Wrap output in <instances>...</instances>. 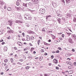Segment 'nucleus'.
Segmentation results:
<instances>
[{"label": "nucleus", "instance_id": "nucleus-1", "mask_svg": "<svg viewBox=\"0 0 76 76\" xmlns=\"http://www.w3.org/2000/svg\"><path fill=\"white\" fill-rule=\"evenodd\" d=\"M30 1L31 2H29L28 3L29 6H31L32 4L35 5L36 4H38V3H39V0H31Z\"/></svg>", "mask_w": 76, "mask_h": 76}, {"label": "nucleus", "instance_id": "nucleus-2", "mask_svg": "<svg viewBox=\"0 0 76 76\" xmlns=\"http://www.w3.org/2000/svg\"><path fill=\"white\" fill-rule=\"evenodd\" d=\"M39 12L42 14H44L45 12V10L44 8H41L39 10Z\"/></svg>", "mask_w": 76, "mask_h": 76}, {"label": "nucleus", "instance_id": "nucleus-3", "mask_svg": "<svg viewBox=\"0 0 76 76\" xmlns=\"http://www.w3.org/2000/svg\"><path fill=\"white\" fill-rule=\"evenodd\" d=\"M68 41L69 43L71 44H73L74 43V42H73V39H72L71 38L69 37L68 39Z\"/></svg>", "mask_w": 76, "mask_h": 76}, {"label": "nucleus", "instance_id": "nucleus-4", "mask_svg": "<svg viewBox=\"0 0 76 76\" xmlns=\"http://www.w3.org/2000/svg\"><path fill=\"white\" fill-rule=\"evenodd\" d=\"M57 20L58 22V23H59V24H61V25H63V23H62L61 22V19L60 18H58Z\"/></svg>", "mask_w": 76, "mask_h": 76}, {"label": "nucleus", "instance_id": "nucleus-5", "mask_svg": "<svg viewBox=\"0 0 76 76\" xmlns=\"http://www.w3.org/2000/svg\"><path fill=\"white\" fill-rule=\"evenodd\" d=\"M52 5L54 7H56V6L58 5V2H52Z\"/></svg>", "mask_w": 76, "mask_h": 76}, {"label": "nucleus", "instance_id": "nucleus-6", "mask_svg": "<svg viewBox=\"0 0 76 76\" xmlns=\"http://www.w3.org/2000/svg\"><path fill=\"white\" fill-rule=\"evenodd\" d=\"M8 22L10 26H12V24H13V23H12V22H13V21H12V20H9L8 21Z\"/></svg>", "mask_w": 76, "mask_h": 76}, {"label": "nucleus", "instance_id": "nucleus-7", "mask_svg": "<svg viewBox=\"0 0 76 76\" xmlns=\"http://www.w3.org/2000/svg\"><path fill=\"white\" fill-rule=\"evenodd\" d=\"M34 39H35V38H34V37H30V40H31L32 42H34L35 41L34 40Z\"/></svg>", "mask_w": 76, "mask_h": 76}, {"label": "nucleus", "instance_id": "nucleus-8", "mask_svg": "<svg viewBox=\"0 0 76 76\" xmlns=\"http://www.w3.org/2000/svg\"><path fill=\"white\" fill-rule=\"evenodd\" d=\"M72 38H73V39H75V40L76 41V36L75 34H72Z\"/></svg>", "mask_w": 76, "mask_h": 76}, {"label": "nucleus", "instance_id": "nucleus-9", "mask_svg": "<svg viewBox=\"0 0 76 76\" xmlns=\"http://www.w3.org/2000/svg\"><path fill=\"white\" fill-rule=\"evenodd\" d=\"M14 32L13 30L10 29V30H8L7 32L8 34H12V33H13Z\"/></svg>", "mask_w": 76, "mask_h": 76}, {"label": "nucleus", "instance_id": "nucleus-10", "mask_svg": "<svg viewBox=\"0 0 76 76\" xmlns=\"http://www.w3.org/2000/svg\"><path fill=\"white\" fill-rule=\"evenodd\" d=\"M53 62L56 64H57V63H58V61H57V59H54L53 60Z\"/></svg>", "mask_w": 76, "mask_h": 76}, {"label": "nucleus", "instance_id": "nucleus-11", "mask_svg": "<svg viewBox=\"0 0 76 76\" xmlns=\"http://www.w3.org/2000/svg\"><path fill=\"white\" fill-rule=\"evenodd\" d=\"M27 3H23V7H27Z\"/></svg>", "mask_w": 76, "mask_h": 76}, {"label": "nucleus", "instance_id": "nucleus-12", "mask_svg": "<svg viewBox=\"0 0 76 76\" xmlns=\"http://www.w3.org/2000/svg\"><path fill=\"white\" fill-rule=\"evenodd\" d=\"M17 44L19 46H22V43L20 42H17Z\"/></svg>", "mask_w": 76, "mask_h": 76}, {"label": "nucleus", "instance_id": "nucleus-13", "mask_svg": "<svg viewBox=\"0 0 76 76\" xmlns=\"http://www.w3.org/2000/svg\"><path fill=\"white\" fill-rule=\"evenodd\" d=\"M26 38L27 41H29V40H30V37H29V35H27Z\"/></svg>", "mask_w": 76, "mask_h": 76}, {"label": "nucleus", "instance_id": "nucleus-14", "mask_svg": "<svg viewBox=\"0 0 76 76\" xmlns=\"http://www.w3.org/2000/svg\"><path fill=\"white\" fill-rule=\"evenodd\" d=\"M4 4V2H2V1H0V4L1 6H3V4Z\"/></svg>", "mask_w": 76, "mask_h": 76}, {"label": "nucleus", "instance_id": "nucleus-15", "mask_svg": "<svg viewBox=\"0 0 76 76\" xmlns=\"http://www.w3.org/2000/svg\"><path fill=\"white\" fill-rule=\"evenodd\" d=\"M7 10L8 11H12V8L10 7H8Z\"/></svg>", "mask_w": 76, "mask_h": 76}, {"label": "nucleus", "instance_id": "nucleus-16", "mask_svg": "<svg viewBox=\"0 0 76 76\" xmlns=\"http://www.w3.org/2000/svg\"><path fill=\"white\" fill-rule=\"evenodd\" d=\"M50 35H51V36H52V38H53V39H55V38H56V37H55V36H54L53 34H51Z\"/></svg>", "mask_w": 76, "mask_h": 76}, {"label": "nucleus", "instance_id": "nucleus-17", "mask_svg": "<svg viewBox=\"0 0 76 76\" xmlns=\"http://www.w3.org/2000/svg\"><path fill=\"white\" fill-rule=\"evenodd\" d=\"M4 33V31L3 30H1L0 31V34H3V33Z\"/></svg>", "mask_w": 76, "mask_h": 76}, {"label": "nucleus", "instance_id": "nucleus-18", "mask_svg": "<svg viewBox=\"0 0 76 76\" xmlns=\"http://www.w3.org/2000/svg\"><path fill=\"white\" fill-rule=\"evenodd\" d=\"M69 74H72V73H73V71H70L68 72Z\"/></svg>", "mask_w": 76, "mask_h": 76}, {"label": "nucleus", "instance_id": "nucleus-19", "mask_svg": "<svg viewBox=\"0 0 76 76\" xmlns=\"http://www.w3.org/2000/svg\"><path fill=\"white\" fill-rule=\"evenodd\" d=\"M66 3H67V4H69V3L70 1V0H66Z\"/></svg>", "mask_w": 76, "mask_h": 76}, {"label": "nucleus", "instance_id": "nucleus-20", "mask_svg": "<svg viewBox=\"0 0 76 76\" xmlns=\"http://www.w3.org/2000/svg\"><path fill=\"white\" fill-rule=\"evenodd\" d=\"M10 60L11 61V63H13L14 60H13V59L12 58H10Z\"/></svg>", "mask_w": 76, "mask_h": 76}, {"label": "nucleus", "instance_id": "nucleus-21", "mask_svg": "<svg viewBox=\"0 0 76 76\" xmlns=\"http://www.w3.org/2000/svg\"><path fill=\"white\" fill-rule=\"evenodd\" d=\"M4 50L5 51H6L7 50V48L5 46L4 48Z\"/></svg>", "mask_w": 76, "mask_h": 76}, {"label": "nucleus", "instance_id": "nucleus-22", "mask_svg": "<svg viewBox=\"0 0 76 76\" xmlns=\"http://www.w3.org/2000/svg\"><path fill=\"white\" fill-rule=\"evenodd\" d=\"M4 63H7V62H8V60L7 59H5L4 60Z\"/></svg>", "mask_w": 76, "mask_h": 76}, {"label": "nucleus", "instance_id": "nucleus-23", "mask_svg": "<svg viewBox=\"0 0 76 76\" xmlns=\"http://www.w3.org/2000/svg\"><path fill=\"white\" fill-rule=\"evenodd\" d=\"M29 67H30L29 66H26L25 67V69L27 70H28V69H29Z\"/></svg>", "mask_w": 76, "mask_h": 76}, {"label": "nucleus", "instance_id": "nucleus-24", "mask_svg": "<svg viewBox=\"0 0 76 76\" xmlns=\"http://www.w3.org/2000/svg\"><path fill=\"white\" fill-rule=\"evenodd\" d=\"M26 26L27 27H29V24L28 23H26Z\"/></svg>", "mask_w": 76, "mask_h": 76}, {"label": "nucleus", "instance_id": "nucleus-25", "mask_svg": "<svg viewBox=\"0 0 76 76\" xmlns=\"http://www.w3.org/2000/svg\"><path fill=\"white\" fill-rule=\"evenodd\" d=\"M73 21L74 22H76V17H74V20H73Z\"/></svg>", "mask_w": 76, "mask_h": 76}, {"label": "nucleus", "instance_id": "nucleus-26", "mask_svg": "<svg viewBox=\"0 0 76 76\" xmlns=\"http://www.w3.org/2000/svg\"><path fill=\"white\" fill-rule=\"evenodd\" d=\"M57 16L59 18H60V17H61V15L60 14H58Z\"/></svg>", "mask_w": 76, "mask_h": 76}, {"label": "nucleus", "instance_id": "nucleus-27", "mask_svg": "<svg viewBox=\"0 0 76 76\" xmlns=\"http://www.w3.org/2000/svg\"><path fill=\"white\" fill-rule=\"evenodd\" d=\"M44 44L45 45H50V44H48V43H46V42H44Z\"/></svg>", "mask_w": 76, "mask_h": 76}, {"label": "nucleus", "instance_id": "nucleus-28", "mask_svg": "<svg viewBox=\"0 0 76 76\" xmlns=\"http://www.w3.org/2000/svg\"><path fill=\"white\" fill-rule=\"evenodd\" d=\"M70 14H68L66 15V16H67V17H68L69 18L70 17Z\"/></svg>", "mask_w": 76, "mask_h": 76}, {"label": "nucleus", "instance_id": "nucleus-29", "mask_svg": "<svg viewBox=\"0 0 76 76\" xmlns=\"http://www.w3.org/2000/svg\"><path fill=\"white\" fill-rule=\"evenodd\" d=\"M39 42H40V40H38L37 41L38 45H39Z\"/></svg>", "mask_w": 76, "mask_h": 76}, {"label": "nucleus", "instance_id": "nucleus-30", "mask_svg": "<svg viewBox=\"0 0 76 76\" xmlns=\"http://www.w3.org/2000/svg\"><path fill=\"white\" fill-rule=\"evenodd\" d=\"M20 3L18 2H16V4L17 5V6H19V5L20 4Z\"/></svg>", "mask_w": 76, "mask_h": 76}, {"label": "nucleus", "instance_id": "nucleus-31", "mask_svg": "<svg viewBox=\"0 0 76 76\" xmlns=\"http://www.w3.org/2000/svg\"><path fill=\"white\" fill-rule=\"evenodd\" d=\"M17 2L20 3H21V1L20 0H18Z\"/></svg>", "mask_w": 76, "mask_h": 76}, {"label": "nucleus", "instance_id": "nucleus-32", "mask_svg": "<svg viewBox=\"0 0 76 76\" xmlns=\"http://www.w3.org/2000/svg\"><path fill=\"white\" fill-rule=\"evenodd\" d=\"M18 23H23V22L22 21L19 20Z\"/></svg>", "mask_w": 76, "mask_h": 76}, {"label": "nucleus", "instance_id": "nucleus-33", "mask_svg": "<svg viewBox=\"0 0 76 76\" xmlns=\"http://www.w3.org/2000/svg\"><path fill=\"white\" fill-rule=\"evenodd\" d=\"M17 64H19V65H22V63L18 62H17Z\"/></svg>", "mask_w": 76, "mask_h": 76}, {"label": "nucleus", "instance_id": "nucleus-34", "mask_svg": "<svg viewBox=\"0 0 76 76\" xmlns=\"http://www.w3.org/2000/svg\"><path fill=\"white\" fill-rule=\"evenodd\" d=\"M41 52L42 53H43V52H44V50L42 49H41Z\"/></svg>", "mask_w": 76, "mask_h": 76}, {"label": "nucleus", "instance_id": "nucleus-35", "mask_svg": "<svg viewBox=\"0 0 76 76\" xmlns=\"http://www.w3.org/2000/svg\"><path fill=\"white\" fill-rule=\"evenodd\" d=\"M43 59V58L41 56V57H40V60H42Z\"/></svg>", "mask_w": 76, "mask_h": 76}, {"label": "nucleus", "instance_id": "nucleus-36", "mask_svg": "<svg viewBox=\"0 0 76 76\" xmlns=\"http://www.w3.org/2000/svg\"><path fill=\"white\" fill-rule=\"evenodd\" d=\"M7 67H8V65H7L5 67V69H7Z\"/></svg>", "mask_w": 76, "mask_h": 76}, {"label": "nucleus", "instance_id": "nucleus-37", "mask_svg": "<svg viewBox=\"0 0 76 76\" xmlns=\"http://www.w3.org/2000/svg\"><path fill=\"white\" fill-rule=\"evenodd\" d=\"M67 35H68L69 36H70V35H71V34L70 33H67Z\"/></svg>", "mask_w": 76, "mask_h": 76}, {"label": "nucleus", "instance_id": "nucleus-38", "mask_svg": "<svg viewBox=\"0 0 76 76\" xmlns=\"http://www.w3.org/2000/svg\"><path fill=\"white\" fill-rule=\"evenodd\" d=\"M26 17H27V19H29V16L26 15Z\"/></svg>", "mask_w": 76, "mask_h": 76}, {"label": "nucleus", "instance_id": "nucleus-39", "mask_svg": "<svg viewBox=\"0 0 76 76\" xmlns=\"http://www.w3.org/2000/svg\"><path fill=\"white\" fill-rule=\"evenodd\" d=\"M20 9H21L20 7H18L17 10H20Z\"/></svg>", "mask_w": 76, "mask_h": 76}, {"label": "nucleus", "instance_id": "nucleus-40", "mask_svg": "<svg viewBox=\"0 0 76 76\" xmlns=\"http://www.w3.org/2000/svg\"><path fill=\"white\" fill-rule=\"evenodd\" d=\"M7 38L8 39H10V36H9L8 37H7Z\"/></svg>", "mask_w": 76, "mask_h": 76}, {"label": "nucleus", "instance_id": "nucleus-41", "mask_svg": "<svg viewBox=\"0 0 76 76\" xmlns=\"http://www.w3.org/2000/svg\"><path fill=\"white\" fill-rule=\"evenodd\" d=\"M59 52L60 51H59V50H57L55 52V53H59Z\"/></svg>", "mask_w": 76, "mask_h": 76}, {"label": "nucleus", "instance_id": "nucleus-42", "mask_svg": "<svg viewBox=\"0 0 76 76\" xmlns=\"http://www.w3.org/2000/svg\"><path fill=\"white\" fill-rule=\"evenodd\" d=\"M19 61H20L22 62V61H23V59H20Z\"/></svg>", "mask_w": 76, "mask_h": 76}, {"label": "nucleus", "instance_id": "nucleus-43", "mask_svg": "<svg viewBox=\"0 0 76 76\" xmlns=\"http://www.w3.org/2000/svg\"><path fill=\"white\" fill-rule=\"evenodd\" d=\"M45 76H49V75L47 74H46L44 75Z\"/></svg>", "mask_w": 76, "mask_h": 76}, {"label": "nucleus", "instance_id": "nucleus-44", "mask_svg": "<svg viewBox=\"0 0 76 76\" xmlns=\"http://www.w3.org/2000/svg\"><path fill=\"white\" fill-rule=\"evenodd\" d=\"M58 49L59 50H61V48L59 47L58 48Z\"/></svg>", "mask_w": 76, "mask_h": 76}, {"label": "nucleus", "instance_id": "nucleus-45", "mask_svg": "<svg viewBox=\"0 0 76 76\" xmlns=\"http://www.w3.org/2000/svg\"><path fill=\"white\" fill-rule=\"evenodd\" d=\"M28 50V48H26L24 49V50L25 51H26V50Z\"/></svg>", "mask_w": 76, "mask_h": 76}, {"label": "nucleus", "instance_id": "nucleus-46", "mask_svg": "<svg viewBox=\"0 0 76 76\" xmlns=\"http://www.w3.org/2000/svg\"><path fill=\"white\" fill-rule=\"evenodd\" d=\"M34 48H31V51H32V50H34Z\"/></svg>", "mask_w": 76, "mask_h": 76}, {"label": "nucleus", "instance_id": "nucleus-47", "mask_svg": "<svg viewBox=\"0 0 76 76\" xmlns=\"http://www.w3.org/2000/svg\"><path fill=\"white\" fill-rule=\"evenodd\" d=\"M14 50H18V48H16V47H14Z\"/></svg>", "mask_w": 76, "mask_h": 76}, {"label": "nucleus", "instance_id": "nucleus-48", "mask_svg": "<svg viewBox=\"0 0 76 76\" xmlns=\"http://www.w3.org/2000/svg\"><path fill=\"white\" fill-rule=\"evenodd\" d=\"M51 58L52 59H53L54 58V56L53 55H52L51 56Z\"/></svg>", "mask_w": 76, "mask_h": 76}, {"label": "nucleus", "instance_id": "nucleus-49", "mask_svg": "<svg viewBox=\"0 0 76 76\" xmlns=\"http://www.w3.org/2000/svg\"><path fill=\"white\" fill-rule=\"evenodd\" d=\"M15 23H19V20H17L16 21H15Z\"/></svg>", "mask_w": 76, "mask_h": 76}, {"label": "nucleus", "instance_id": "nucleus-50", "mask_svg": "<svg viewBox=\"0 0 76 76\" xmlns=\"http://www.w3.org/2000/svg\"><path fill=\"white\" fill-rule=\"evenodd\" d=\"M0 73L1 75H3V74H4V73L3 72H1Z\"/></svg>", "mask_w": 76, "mask_h": 76}, {"label": "nucleus", "instance_id": "nucleus-51", "mask_svg": "<svg viewBox=\"0 0 76 76\" xmlns=\"http://www.w3.org/2000/svg\"><path fill=\"white\" fill-rule=\"evenodd\" d=\"M62 2H63V4H65V2L64 1V0H62Z\"/></svg>", "mask_w": 76, "mask_h": 76}, {"label": "nucleus", "instance_id": "nucleus-52", "mask_svg": "<svg viewBox=\"0 0 76 76\" xmlns=\"http://www.w3.org/2000/svg\"><path fill=\"white\" fill-rule=\"evenodd\" d=\"M4 44H5V42H3L1 44H2V45H4Z\"/></svg>", "mask_w": 76, "mask_h": 76}, {"label": "nucleus", "instance_id": "nucleus-53", "mask_svg": "<svg viewBox=\"0 0 76 76\" xmlns=\"http://www.w3.org/2000/svg\"><path fill=\"white\" fill-rule=\"evenodd\" d=\"M48 33H50V32H52V31H48Z\"/></svg>", "mask_w": 76, "mask_h": 76}, {"label": "nucleus", "instance_id": "nucleus-54", "mask_svg": "<svg viewBox=\"0 0 76 76\" xmlns=\"http://www.w3.org/2000/svg\"><path fill=\"white\" fill-rule=\"evenodd\" d=\"M62 37H63V38H64V34H62Z\"/></svg>", "mask_w": 76, "mask_h": 76}, {"label": "nucleus", "instance_id": "nucleus-55", "mask_svg": "<svg viewBox=\"0 0 76 76\" xmlns=\"http://www.w3.org/2000/svg\"><path fill=\"white\" fill-rule=\"evenodd\" d=\"M48 15L47 16H46V19H48Z\"/></svg>", "mask_w": 76, "mask_h": 76}, {"label": "nucleus", "instance_id": "nucleus-56", "mask_svg": "<svg viewBox=\"0 0 76 76\" xmlns=\"http://www.w3.org/2000/svg\"><path fill=\"white\" fill-rule=\"evenodd\" d=\"M22 35H23V37H25V34H24V33H23Z\"/></svg>", "mask_w": 76, "mask_h": 76}, {"label": "nucleus", "instance_id": "nucleus-57", "mask_svg": "<svg viewBox=\"0 0 76 76\" xmlns=\"http://www.w3.org/2000/svg\"><path fill=\"white\" fill-rule=\"evenodd\" d=\"M72 51H73V52H75V49H72Z\"/></svg>", "mask_w": 76, "mask_h": 76}, {"label": "nucleus", "instance_id": "nucleus-58", "mask_svg": "<svg viewBox=\"0 0 76 76\" xmlns=\"http://www.w3.org/2000/svg\"><path fill=\"white\" fill-rule=\"evenodd\" d=\"M56 69H57V70H58V69H59V68H58V67H56Z\"/></svg>", "mask_w": 76, "mask_h": 76}, {"label": "nucleus", "instance_id": "nucleus-59", "mask_svg": "<svg viewBox=\"0 0 76 76\" xmlns=\"http://www.w3.org/2000/svg\"><path fill=\"white\" fill-rule=\"evenodd\" d=\"M22 39V41H24V40H25V39L24 38H23Z\"/></svg>", "mask_w": 76, "mask_h": 76}, {"label": "nucleus", "instance_id": "nucleus-60", "mask_svg": "<svg viewBox=\"0 0 76 76\" xmlns=\"http://www.w3.org/2000/svg\"><path fill=\"white\" fill-rule=\"evenodd\" d=\"M68 69H71V66H68Z\"/></svg>", "mask_w": 76, "mask_h": 76}, {"label": "nucleus", "instance_id": "nucleus-61", "mask_svg": "<svg viewBox=\"0 0 76 76\" xmlns=\"http://www.w3.org/2000/svg\"><path fill=\"white\" fill-rule=\"evenodd\" d=\"M29 45H30V46H33V45H32L31 44V43H29Z\"/></svg>", "mask_w": 76, "mask_h": 76}, {"label": "nucleus", "instance_id": "nucleus-62", "mask_svg": "<svg viewBox=\"0 0 76 76\" xmlns=\"http://www.w3.org/2000/svg\"><path fill=\"white\" fill-rule=\"evenodd\" d=\"M7 29H10V28L9 27H7Z\"/></svg>", "mask_w": 76, "mask_h": 76}, {"label": "nucleus", "instance_id": "nucleus-63", "mask_svg": "<svg viewBox=\"0 0 76 76\" xmlns=\"http://www.w3.org/2000/svg\"><path fill=\"white\" fill-rule=\"evenodd\" d=\"M73 64L74 65H75V66H76V62H74Z\"/></svg>", "mask_w": 76, "mask_h": 76}, {"label": "nucleus", "instance_id": "nucleus-64", "mask_svg": "<svg viewBox=\"0 0 76 76\" xmlns=\"http://www.w3.org/2000/svg\"><path fill=\"white\" fill-rule=\"evenodd\" d=\"M59 39H60V40H63V39H62V38L61 37H60Z\"/></svg>", "mask_w": 76, "mask_h": 76}]
</instances>
